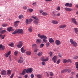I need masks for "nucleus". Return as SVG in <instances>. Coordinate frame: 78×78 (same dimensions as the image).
<instances>
[{
    "label": "nucleus",
    "instance_id": "1",
    "mask_svg": "<svg viewBox=\"0 0 78 78\" xmlns=\"http://www.w3.org/2000/svg\"><path fill=\"white\" fill-rule=\"evenodd\" d=\"M38 37H39L40 39H43V41L44 42V43H47V37L44 35H41L40 34H38Z\"/></svg>",
    "mask_w": 78,
    "mask_h": 78
},
{
    "label": "nucleus",
    "instance_id": "2",
    "mask_svg": "<svg viewBox=\"0 0 78 78\" xmlns=\"http://www.w3.org/2000/svg\"><path fill=\"white\" fill-rule=\"evenodd\" d=\"M16 33H20L21 34H23V30L22 29H16L15 31L12 33V34H16Z\"/></svg>",
    "mask_w": 78,
    "mask_h": 78
},
{
    "label": "nucleus",
    "instance_id": "3",
    "mask_svg": "<svg viewBox=\"0 0 78 78\" xmlns=\"http://www.w3.org/2000/svg\"><path fill=\"white\" fill-rule=\"evenodd\" d=\"M70 42L71 44H73V46L75 47H76L78 45L76 42L75 41H74L73 40L72 38L70 39Z\"/></svg>",
    "mask_w": 78,
    "mask_h": 78
},
{
    "label": "nucleus",
    "instance_id": "4",
    "mask_svg": "<svg viewBox=\"0 0 78 78\" xmlns=\"http://www.w3.org/2000/svg\"><path fill=\"white\" fill-rule=\"evenodd\" d=\"M32 22H33V19H27L25 20V22L27 25H28V24H30Z\"/></svg>",
    "mask_w": 78,
    "mask_h": 78
},
{
    "label": "nucleus",
    "instance_id": "5",
    "mask_svg": "<svg viewBox=\"0 0 78 78\" xmlns=\"http://www.w3.org/2000/svg\"><path fill=\"white\" fill-rule=\"evenodd\" d=\"M33 68H28V69H26V73H32V72L33 71Z\"/></svg>",
    "mask_w": 78,
    "mask_h": 78
},
{
    "label": "nucleus",
    "instance_id": "6",
    "mask_svg": "<svg viewBox=\"0 0 78 78\" xmlns=\"http://www.w3.org/2000/svg\"><path fill=\"white\" fill-rule=\"evenodd\" d=\"M58 60V57L57 56L55 55L52 58V60L55 63H56L57 60Z\"/></svg>",
    "mask_w": 78,
    "mask_h": 78
},
{
    "label": "nucleus",
    "instance_id": "7",
    "mask_svg": "<svg viewBox=\"0 0 78 78\" xmlns=\"http://www.w3.org/2000/svg\"><path fill=\"white\" fill-rule=\"evenodd\" d=\"M39 19H37L34 20V23L36 25H39Z\"/></svg>",
    "mask_w": 78,
    "mask_h": 78
},
{
    "label": "nucleus",
    "instance_id": "8",
    "mask_svg": "<svg viewBox=\"0 0 78 78\" xmlns=\"http://www.w3.org/2000/svg\"><path fill=\"white\" fill-rule=\"evenodd\" d=\"M72 22L74 23V24H76V25H78V23L77 22H76V19L74 18H72Z\"/></svg>",
    "mask_w": 78,
    "mask_h": 78
},
{
    "label": "nucleus",
    "instance_id": "9",
    "mask_svg": "<svg viewBox=\"0 0 78 78\" xmlns=\"http://www.w3.org/2000/svg\"><path fill=\"white\" fill-rule=\"evenodd\" d=\"M23 62V58L22 57H20V59L18 61V63L19 64H21Z\"/></svg>",
    "mask_w": 78,
    "mask_h": 78
},
{
    "label": "nucleus",
    "instance_id": "10",
    "mask_svg": "<svg viewBox=\"0 0 78 78\" xmlns=\"http://www.w3.org/2000/svg\"><path fill=\"white\" fill-rule=\"evenodd\" d=\"M41 59L42 61L46 62V61H48V58L47 57L46 59H44V57H43L41 58Z\"/></svg>",
    "mask_w": 78,
    "mask_h": 78
},
{
    "label": "nucleus",
    "instance_id": "11",
    "mask_svg": "<svg viewBox=\"0 0 78 78\" xmlns=\"http://www.w3.org/2000/svg\"><path fill=\"white\" fill-rule=\"evenodd\" d=\"M20 44H18L17 45V47L18 48H21L22 47V44H23V43H22V41H20L19 42Z\"/></svg>",
    "mask_w": 78,
    "mask_h": 78
},
{
    "label": "nucleus",
    "instance_id": "12",
    "mask_svg": "<svg viewBox=\"0 0 78 78\" xmlns=\"http://www.w3.org/2000/svg\"><path fill=\"white\" fill-rule=\"evenodd\" d=\"M6 71L5 70H2L1 72V73L2 75H6Z\"/></svg>",
    "mask_w": 78,
    "mask_h": 78
},
{
    "label": "nucleus",
    "instance_id": "13",
    "mask_svg": "<svg viewBox=\"0 0 78 78\" xmlns=\"http://www.w3.org/2000/svg\"><path fill=\"white\" fill-rule=\"evenodd\" d=\"M55 44L57 45H59L61 44V41L58 40H56L55 41Z\"/></svg>",
    "mask_w": 78,
    "mask_h": 78
},
{
    "label": "nucleus",
    "instance_id": "14",
    "mask_svg": "<svg viewBox=\"0 0 78 78\" xmlns=\"http://www.w3.org/2000/svg\"><path fill=\"white\" fill-rule=\"evenodd\" d=\"M65 6H69V7H72V3H66L65 5Z\"/></svg>",
    "mask_w": 78,
    "mask_h": 78
},
{
    "label": "nucleus",
    "instance_id": "15",
    "mask_svg": "<svg viewBox=\"0 0 78 78\" xmlns=\"http://www.w3.org/2000/svg\"><path fill=\"white\" fill-rule=\"evenodd\" d=\"M49 41L51 44H52V43H54V42H55V41H54L53 38H50L49 39Z\"/></svg>",
    "mask_w": 78,
    "mask_h": 78
},
{
    "label": "nucleus",
    "instance_id": "16",
    "mask_svg": "<svg viewBox=\"0 0 78 78\" xmlns=\"http://www.w3.org/2000/svg\"><path fill=\"white\" fill-rule=\"evenodd\" d=\"M65 10L66 11H71L72 9L71 8H68L67 7H66L64 8Z\"/></svg>",
    "mask_w": 78,
    "mask_h": 78
},
{
    "label": "nucleus",
    "instance_id": "17",
    "mask_svg": "<svg viewBox=\"0 0 78 78\" xmlns=\"http://www.w3.org/2000/svg\"><path fill=\"white\" fill-rule=\"evenodd\" d=\"M19 22H20L19 21H17L14 22L15 27H16L18 26V25L19 23Z\"/></svg>",
    "mask_w": 78,
    "mask_h": 78
},
{
    "label": "nucleus",
    "instance_id": "18",
    "mask_svg": "<svg viewBox=\"0 0 78 78\" xmlns=\"http://www.w3.org/2000/svg\"><path fill=\"white\" fill-rule=\"evenodd\" d=\"M11 51H9V52H8V53L5 55V58H8L10 55H11Z\"/></svg>",
    "mask_w": 78,
    "mask_h": 78
},
{
    "label": "nucleus",
    "instance_id": "19",
    "mask_svg": "<svg viewBox=\"0 0 78 78\" xmlns=\"http://www.w3.org/2000/svg\"><path fill=\"white\" fill-rule=\"evenodd\" d=\"M7 75L8 76H10L11 74V71L10 70H8L7 72Z\"/></svg>",
    "mask_w": 78,
    "mask_h": 78
},
{
    "label": "nucleus",
    "instance_id": "20",
    "mask_svg": "<svg viewBox=\"0 0 78 78\" xmlns=\"http://www.w3.org/2000/svg\"><path fill=\"white\" fill-rule=\"evenodd\" d=\"M59 27L60 28H62V29L64 28H66V25H60V26Z\"/></svg>",
    "mask_w": 78,
    "mask_h": 78
},
{
    "label": "nucleus",
    "instance_id": "21",
    "mask_svg": "<svg viewBox=\"0 0 78 78\" xmlns=\"http://www.w3.org/2000/svg\"><path fill=\"white\" fill-rule=\"evenodd\" d=\"M26 54L27 55H31V52L30 51H27L26 52Z\"/></svg>",
    "mask_w": 78,
    "mask_h": 78
},
{
    "label": "nucleus",
    "instance_id": "22",
    "mask_svg": "<svg viewBox=\"0 0 78 78\" xmlns=\"http://www.w3.org/2000/svg\"><path fill=\"white\" fill-rule=\"evenodd\" d=\"M21 50L22 53H24L25 52V50H24V48L23 47H22L21 49Z\"/></svg>",
    "mask_w": 78,
    "mask_h": 78
},
{
    "label": "nucleus",
    "instance_id": "23",
    "mask_svg": "<svg viewBox=\"0 0 78 78\" xmlns=\"http://www.w3.org/2000/svg\"><path fill=\"white\" fill-rule=\"evenodd\" d=\"M75 66L76 67V69L78 70V62H76L75 63Z\"/></svg>",
    "mask_w": 78,
    "mask_h": 78
},
{
    "label": "nucleus",
    "instance_id": "24",
    "mask_svg": "<svg viewBox=\"0 0 78 78\" xmlns=\"http://www.w3.org/2000/svg\"><path fill=\"white\" fill-rule=\"evenodd\" d=\"M52 23H53V24H58V22L56 21H55L54 20H53L52 21Z\"/></svg>",
    "mask_w": 78,
    "mask_h": 78
},
{
    "label": "nucleus",
    "instance_id": "25",
    "mask_svg": "<svg viewBox=\"0 0 78 78\" xmlns=\"http://www.w3.org/2000/svg\"><path fill=\"white\" fill-rule=\"evenodd\" d=\"M42 15H43V16H47V15H48V13L46 12H44L42 13Z\"/></svg>",
    "mask_w": 78,
    "mask_h": 78
},
{
    "label": "nucleus",
    "instance_id": "26",
    "mask_svg": "<svg viewBox=\"0 0 78 78\" xmlns=\"http://www.w3.org/2000/svg\"><path fill=\"white\" fill-rule=\"evenodd\" d=\"M26 69H24L23 72V73H21V75H25V73H26Z\"/></svg>",
    "mask_w": 78,
    "mask_h": 78
},
{
    "label": "nucleus",
    "instance_id": "27",
    "mask_svg": "<svg viewBox=\"0 0 78 78\" xmlns=\"http://www.w3.org/2000/svg\"><path fill=\"white\" fill-rule=\"evenodd\" d=\"M67 71V69H65L62 70L61 73H63L65 72H66Z\"/></svg>",
    "mask_w": 78,
    "mask_h": 78
},
{
    "label": "nucleus",
    "instance_id": "28",
    "mask_svg": "<svg viewBox=\"0 0 78 78\" xmlns=\"http://www.w3.org/2000/svg\"><path fill=\"white\" fill-rule=\"evenodd\" d=\"M28 31L29 32H32L33 31V28L32 27H30L28 29Z\"/></svg>",
    "mask_w": 78,
    "mask_h": 78
},
{
    "label": "nucleus",
    "instance_id": "29",
    "mask_svg": "<svg viewBox=\"0 0 78 78\" xmlns=\"http://www.w3.org/2000/svg\"><path fill=\"white\" fill-rule=\"evenodd\" d=\"M46 43V46L47 47H49V46H50V43H49V42H47L46 43Z\"/></svg>",
    "mask_w": 78,
    "mask_h": 78
},
{
    "label": "nucleus",
    "instance_id": "30",
    "mask_svg": "<svg viewBox=\"0 0 78 78\" xmlns=\"http://www.w3.org/2000/svg\"><path fill=\"white\" fill-rule=\"evenodd\" d=\"M37 41L38 43H41L42 42V40L41 39H37Z\"/></svg>",
    "mask_w": 78,
    "mask_h": 78
},
{
    "label": "nucleus",
    "instance_id": "31",
    "mask_svg": "<svg viewBox=\"0 0 78 78\" xmlns=\"http://www.w3.org/2000/svg\"><path fill=\"white\" fill-rule=\"evenodd\" d=\"M42 54H43L42 52H39L37 53V55H38V56H41L42 55Z\"/></svg>",
    "mask_w": 78,
    "mask_h": 78
},
{
    "label": "nucleus",
    "instance_id": "32",
    "mask_svg": "<svg viewBox=\"0 0 78 78\" xmlns=\"http://www.w3.org/2000/svg\"><path fill=\"white\" fill-rule=\"evenodd\" d=\"M36 76L38 78H42V75L40 74H37L36 75Z\"/></svg>",
    "mask_w": 78,
    "mask_h": 78
},
{
    "label": "nucleus",
    "instance_id": "33",
    "mask_svg": "<svg viewBox=\"0 0 78 78\" xmlns=\"http://www.w3.org/2000/svg\"><path fill=\"white\" fill-rule=\"evenodd\" d=\"M12 27H8L7 28V31H10L11 30H12Z\"/></svg>",
    "mask_w": 78,
    "mask_h": 78
},
{
    "label": "nucleus",
    "instance_id": "34",
    "mask_svg": "<svg viewBox=\"0 0 78 78\" xmlns=\"http://www.w3.org/2000/svg\"><path fill=\"white\" fill-rule=\"evenodd\" d=\"M74 31L75 33H78V28H74Z\"/></svg>",
    "mask_w": 78,
    "mask_h": 78
},
{
    "label": "nucleus",
    "instance_id": "35",
    "mask_svg": "<svg viewBox=\"0 0 78 78\" xmlns=\"http://www.w3.org/2000/svg\"><path fill=\"white\" fill-rule=\"evenodd\" d=\"M63 62L64 64H65V63H66V62H67V60L66 59H63Z\"/></svg>",
    "mask_w": 78,
    "mask_h": 78
},
{
    "label": "nucleus",
    "instance_id": "36",
    "mask_svg": "<svg viewBox=\"0 0 78 78\" xmlns=\"http://www.w3.org/2000/svg\"><path fill=\"white\" fill-rule=\"evenodd\" d=\"M4 33H6V30H3L2 31H1L0 32V33L1 34H3Z\"/></svg>",
    "mask_w": 78,
    "mask_h": 78
},
{
    "label": "nucleus",
    "instance_id": "37",
    "mask_svg": "<svg viewBox=\"0 0 78 78\" xmlns=\"http://www.w3.org/2000/svg\"><path fill=\"white\" fill-rule=\"evenodd\" d=\"M23 15H21L19 16L18 17L19 19H22V18H23Z\"/></svg>",
    "mask_w": 78,
    "mask_h": 78
},
{
    "label": "nucleus",
    "instance_id": "38",
    "mask_svg": "<svg viewBox=\"0 0 78 78\" xmlns=\"http://www.w3.org/2000/svg\"><path fill=\"white\" fill-rule=\"evenodd\" d=\"M44 44L43 43H42L40 44V48H42V47H44Z\"/></svg>",
    "mask_w": 78,
    "mask_h": 78
},
{
    "label": "nucleus",
    "instance_id": "39",
    "mask_svg": "<svg viewBox=\"0 0 78 78\" xmlns=\"http://www.w3.org/2000/svg\"><path fill=\"white\" fill-rule=\"evenodd\" d=\"M9 45L12 47H14V43H12L11 44H9Z\"/></svg>",
    "mask_w": 78,
    "mask_h": 78
},
{
    "label": "nucleus",
    "instance_id": "40",
    "mask_svg": "<svg viewBox=\"0 0 78 78\" xmlns=\"http://www.w3.org/2000/svg\"><path fill=\"white\" fill-rule=\"evenodd\" d=\"M32 48H34V47H37V45L36 44H33L32 45Z\"/></svg>",
    "mask_w": 78,
    "mask_h": 78
},
{
    "label": "nucleus",
    "instance_id": "41",
    "mask_svg": "<svg viewBox=\"0 0 78 78\" xmlns=\"http://www.w3.org/2000/svg\"><path fill=\"white\" fill-rule=\"evenodd\" d=\"M67 62H70V63H72V61L70 59H68L67 60Z\"/></svg>",
    "mask_w": 78,
    "mask_h": 78
},
{
    "label": "nucleus",
    "instance_id": "42",
    "mask_svg": "<svg viewBox=\"0 0 78 78\" xmlns=\"http://www.w3.org/2000/svg\"><path fill=\"white\" fill-rule=\"evenodd\" d=\"M5 35H2L1 36V39H3L5 37Z\"/></svg>",
    "mask_w": 78,
    "mask_h": 78
},
{
    "label": "nucleus",
    "instance_id": "43",
    "mask_svg": "<svg viewBox=\"0 0 78 78\" xmlns=\"http://www.w3.org/2000/svg\"><path fill=\"white\" fill-rule=\"evenodd\" d=\"M7 25V24H3L2 25V26L3 27H6Z\"/></svg>",
    "mask_w": 78,
    "mask_h": 78
},
{
    "label": "nucleus",
    "instance_id": "44",
    "mask_svg": "<svg viewBox=\"0 0 78 78\" xmlns=\"http://www.w3.org/2000/svg\"><path fill=\"white\" fill-rule=\"evenodd\" d=\"M60 61H61V60H60V59H59L57 62V64H59Z\"/></svg>",
    "mask_w": 78,
    "mask_h": 78
},
{
    "label": "nucleus",
    "instance_id": "45",
    "mask_svg": "<svg viewBox=\"0 0 78 78\" xmlns=\"http://www.w3.org/2000/svg\"><path fill=\"white\" fill-rule=\"evenodd\" d=\"M18 54V51H15L14 53V54L15 56H17V54Z\"/></svg>",
    "mask_w": 78,
    "mask_h": 78
},
{
    "label": "nucleus",
    "instance_id": "46",
    "mask_svg": "<svg viewBox=\"0 0 78 78\" xmlns=\"http://www.w3.org/2000/svg\"><path fill=\"white\" fill-rule=\"evenodd\" d=\"M61 9V7H60L59 6H58V7L57 8V11H59L60 10V9Z\"/></svg>",
    "mask_w": 78,
    "mask_h": 78
},
{
    "label": "nucleus",
    "instance_id": "47",
    "mask_svg": "<svg viewBox=\"0 0 78 78\" xmlns=\"http://www.w3.org/2000/svg\"><path fill=\"white\" fill-rule=\"evenodd\" d=\"M2 50H4L5 49V47L4 46H3L2 45Z\"/></svg>",
    "mask_w": 78,
    "mask_h": 78
},
{
    "label": "nucleus",
    "instance_id": "48",
    "mask_svg": "<svg viewBox=\"0 0 78 78\" xmlns=\"http://www.w3.org/2000/svg\"><path fill=\"white\" fill-rule=\"evenodd\" d=\"M55 16H60L61 15V13H58L57 14L55 15Z\"/></svg>",
    "mask_w": 78,
    "mask_h": 78
},
{
    "label": "nucleus",
    "instance_id": "49",
    "mask_svg": "<svg viewBox=\"0 0 78 78\" xmlns=\"http://www.w3.org/2000/svg\"><path fill=\"white\" fill-rule=\"evenodd\" d=\"M32 19H35V20H36V19H37L36 18V16H32Z\"/></svg>",
    "mask_w": 78,
    "mask_h": 78
},
{
    "label": "nucleus",
    "instance_id": "50",
    "mask_svg": "<svg viewBox=\"0 0 78 78\" xmlns=\"http://www.w3.org/2000/svg\"><path fill=\"white\" fill-rule=\"evenodd\" d=\"M34 76V74H31L30 75V77L31 78H33Z\"/></svg>",
    "mask_w": 78,
    "mask_h": 78
},
{
    "label": "nucleus",
    "instance_id": "51",
    "mask_svg": "<svg viewBox=\"0 0 78 78\" xmlns=\"http://www.w3.org/2000/svg\"><path fill=\"white\" fill-rule=\"evenodd\" d=\"M78 58V56H76L73 57V59H77Z\"/></svg>",
    "mask_w": 78,
    "mask_h": 78
},
{
    "label": "nucleus",
    "instance_id": "52",
    "mask_svg": "<svg viewBox=\"0 0 78 78\" xmlns=\"http://www.w3.org/2000/svg\"><path fill=\"white\" fill-rule=\"evenodd\" d=\"M29 12H32L33 11V9H29Z\"/></svg>",
    "mask_w": 78,
    "mask_h": 78
},
{
    "label": "nucleus",
    "instance_id": "53",
    "mask_svg": "<svg viewBox=\"0 0 78 78\" xmlns=\"http://www.w3.org/2000/svg\"><path fill=\"white\" fill-rule=\"evenodd\" d=\"M38 50V49H35L34 50V51L35 53H37V52Z\"/></svg>",
    "mask_w": 78,
    "mask_h": 78
},
{
    "label": "nucleus",
    "instance_id": "54",
    "mask_svg": "<svg viewBox=\"0 0 78 78\" xmlns=\"http://www.w3.org/2000/svg\"><path fill=\"white\" fill-rule=\"evenodd\" d=\"M49 55H50V56H53V55L52 54V52H50Z\"/></svg>",
    "mask_w": 78,
    "mask_h": 78
},
{
    "label": "nucleus",
    "instance_id": "55",
    "mask_svg": "<svg viewBox=\"0 0 78 78\" xmlns=\"http://www.w3.org/2000/svg\"><path fill=\"white\" fill-rule=\"evenodd\" d=\"M9 59L10 61H12V60H11V55L9 56Z\"/></svg>",
    "mask_w": 78,
    "mask_h": 78
},
{
    "label": "nucleus",
    "instance_id": "56",
    "mask_svg": "<svg viewBox=\"0 0 78 78\" xmlns=\"http://www.w3.org/2000/svg\"><path fill=\"white\" fill-rule=\"evenodd\" d=\"M23 8L24 9H27V7L25 6L23 7Z\"/></svg>",
    "mask_w": 78,
    "mask_h": 78
},
{
    "label": "nucleus",
    "instance_id": "57",
    "mask_svg": "<svg viewBox=\"0 0 78 78\" xmlns=\"http://www.w3.org/2000/svg\"><path fill=\"white\" fill-rule=\"evenodd\" d=\"M72 75H75V72H72L71 73Z\"/></svg>",
    "mask_w": 78,
    "mask_h": 78
},
{
    "label": "nucleus",
    "instance_id": "58",
    "mask_svg": "<svg viewBox=\"0 0 78 78\" xmlns=\"http://www.w3.org/2000/svg\"><path fill=\"white\" fill-rule=\"evenodd\" d=\"M41 64L42 65H45V62H41Z\"/></svg>",
    "mask_w": 78,
    "mask_h": 78
},
{
    "label": "nucleus",
    "instance_id": "59",
    "mask_svg": "<svg viewBox=\"0 0 78 78\" xmlns=\"http://www.w3.org/2000/svg\"><path fill=\"white\" fill-rule=\"evenodd\" d=\"M50 75L51 76H53V74L52 72H50Z\"/></svg>",
    "mask_w": 78,
    "mask_h": 78
},
{
    "label": "nucleus",
    "instance_id": "60",
    "mask_svg": "<svg viewBox=\"0 0 78 78\" xmlns=\"http://www.w3.org/2000/svg\"><path fill=\"white\" fill-rule=\"evenodd\" d=\"M43 12H44V10H40V13H42Z\"/></svg>",
    "mask_w": 78,
    "mask_h": 78
},
{
    "label": "nucleus",
    "instance_id": "61",
    "mask_svg": "<svg viewBox=\"0 0 78 78\" xmlns=\"http://www.w3.org/2000/svg\"><path fill=\"white\" fill-rule=\"evenodd\" d=\"M13 76H14V74H12L10 76V78H13Z\"/></svg>",
    "mask_w": 78,
    "mask_h": 78
},
{
    "label": "nucleus",
    "instance_id": "62",
    "mask_svg": "<svg viewBox=\"0 0 78 78\" xmlns=\"http://www.w3.org/2000/svg\"><path fill=\"white\" fill-rule=\"evenodd\" d=\"M24 77L25 78H28V75H27V74L25 75V76H24Z\"/></svg>",
    "mask_w": 78,
    "mask_h": 78
},
{
    "label": "nucleus",
    "instance_id": "63",
    "mask_svg": "<svg viewBox=\"0 0 78 78\" xmlns=\"http://www.w3.org/2000/svg\"><path fill=\"white\" fill-rule=\"evenodd\" d=\"M46 76L47 77H48L49 76V74H48V73H46Z\"/></svg>",
    "mask_w": 78,
    "mask_h": 78
},
{
    "label": "nucleus",
    "instance_id": "64",
    "mask_svg": "<svg viewBox=\"0 0 78 78\" xmlns=\"http://www.w3.org/2000/svg\"><path fill=\"white\" fill-rule=\"evenodd\" d=\"M58 56L59 57H61V55L60 54H58Z\"/></svg>",
    "mask_w": 78,
    "mask_h": 78
}]
</instances>
